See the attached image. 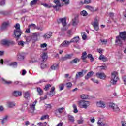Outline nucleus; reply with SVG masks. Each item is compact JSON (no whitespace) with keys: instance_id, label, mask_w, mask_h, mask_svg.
Instances as JSON below:
<instances>
[{"instance_id":"obj_39","label":"nucleus","mask_w":126,"mask_h":126,"mask_svg":"<svg viewBox=\"0 0 126 126\" xmlns=\"http://www.w3.org/2000/svg\"><path fill=\"white\" fill-rule=\"evenodd\" d=\"M81 36L83 40H86L87 39V35H86V33L85 32H83L81 33Z\"/></svg>"},{"instance_id":"obj_15","label":"nucleus","mask_w":126,"mask_h":126,"mask_svg":"<svg viewBox=\"0 0 126 126\" xmlns=\"http://www.w3.org/2000/svg\"><path fill=\"white\" fill-rule=\"evenodd\" d=\"M55 86L52 87L51 90L49 92V95L50 97H53L56 94V92H55Z\"/></svg>"},{"instance_id":"obj_60","label":"nucleus","mask_w":126,"mask_h":126,"mask_svg":"<svg viewBox=\"0 0 126 126\" xmlns=\"http://www.w3.org/2000/svg\"><path fill=\"white\" fill-rule=\"evenodd\" d=\"M47 46H48L47 43H43L40 45L41 48H47Z\"/></svg>"},{"instance_id":"obj_9","label":"nucleus","mask_w":126,"mask_h":126,"mask_svg":"<svg viewBox=\"0 0 126 126\" xmlns=\"http://www.w3.org/2000/svg\"><path fill=\"white\" fill-rule=\"evenodd\" d=\"M58 23H62L63 26H66V18H62L57 20Z\"/></svg>"},{"instance_id":"obj_45","label":"nucleus","mask_w":126,"mask_h":126,"mask_svg":"<svg viewBox=\"0 0 126 126\" xmlns=\"http://www.w3.org/2000/svg\"><path fill=\"white\" fill-rule=\"evenodd\" d=\"M35 29L37 30H40V31H43V30H45V28L42 26H36Z\"/></svg>"},{"instance_id":"obj_35","label":"nucleus","mask_w":126,"mask_h":126,"mask_svg":"<svg viewBox=\"0 0 126 126\" xmlns=\"http://www.w3.org/2000/svg\"><path fill=\"white\" fill-rule=\"evenodd\" d=\"M86 8L89 10H90V11H92V12H94V11H95L94 8L89 5L86 6Z\"/></svg>"},{"instance_id":"obj_48","label":"nucleus","mask_w":126,"mask_h":126,"mask_svg":"<svg viewBox=\"0 0 126 126\" xmlns=\"http://www.w3.org/2000/svg\"><path fill=\"white\" fill-rule=\"evenodd\" d=\"M14 27L16 30H20V25L18 23H17L15 26Z\"/></svg>"},{"instance_id":"obj_53","label":"nucleus","mask_w":126,"mask_h":126,"mask_svg":"<svg viewBox=\"0 0 126 126\" xmlns=\"http://www.w3.org/2000/svg\"><path fill=\"white\" fill-rule=\"evenodd\" d=\"M97 125L99 126H105V124L103 123L101 121V120H98L97 122Z\"/></svg>"},{"instance_id":"obj_64","label":"nucleus","mask_w":126,"mask_h":126,"mask_svg":"<svg viewBox=\"0 0 126 126\" xmlns=\"http://www.w3.org/2000/svg\"><path fill=\"white\" fill-rule=\"evenodd\" d=\"M122 126H126V121H121Z\"/></svg>"},{"instance_id":"obj_55","label":"nucleus","mask_w":126,"mask_h":126,"mask_svg":"<svg viewBox=\"0 0 126 126\" xmlns=\"http://www.w3.org/2000/svg\"><path fill=\"white\" fill-rule=\"evenodd\" d=\"M41 68H47V67H48V65L42 63L41 64Z\"/></svg>"},{"instance_id":"obj_31","label":"nucleus","mask_w":126,"mask_h":126,"mask_svg":"<svg viewBox=\"0 0 126 126\" xmlns=\"http://www.w3.org/2000/svg\"><path fill=\"white\" fill-rule=\"evenodd\" d=\"M51 69H53V70H56V69H58V68H59V64H53V65L51 66Z\"/></svg>"},{"instance_id":"obj_44","label":"nucleus","mask_w":126,"mask_h":126,"mask_svg":"<svg viewBox=\"0 0 126 126\" xmlns=\"http://www.w3.org/2000/svg\"><path fill=\"white\" fill-rule=\"evenodd\" d=\"M77 122L79 125H80L81 124H83V122H84V121L83 120V118L82 117H80V119L77 121Z\"/></svg>"},{"instance_id":"obj_14","label":"nucleus","mask_w":126,"mask_h":126,"mask_svg":"<svg viewBox=\"0 0 126 126\" xmlns=\"http://www.w3.org/2000/svg\"><path fill=\"white\" fill-rule=\"evenodd\" d=\"M96 76L100 79H105L106 75L104 73H96Z\"/></svg>"},{"instance_id":"obj_21","label":"nucleus","mask_w":126,"mask_h":126,"mask_svg":"<svg viewBox=\"0 0 126 126\" xmlns=\"http://www.w3.org/2000/svg\"><path fill=\"white\" fill-rule=\"evenodd\" d=\"M69 59H71V56L69 54H68L63 57H62L61 61H66V60H69Z\"/></svg>"},{"instance_id":"obj_61","label":"nucleus","mask_w":126,"mask_h":126,"mask_svg":"<svg viewBox=\"0 0 126 126\" xmlns=\"http://www.w3.org/2000/svg\"><path fill=\"white\" fill-rule=\"evenodd\" d=\"M122 79L124 82V84L126 85V76H122Z\"/></svg>"},{"instance_id":"obj_41","label":"nucleus","mask_w":126,"mask_h":126,"mask_svg":"<svg viewBox=\"0 0 126 126\" xmlns=\"http://www.w3.org/2000/svg\"><path fill=\"white\" fill-rule=\"evenodd\" d=\"M68 117L69 118V120L71 123H73L74 122V117L72 116V115H68Z\"/></svg>"},{"instance_id":"obj_29","label":"nucleus","mask_w":126,"mask_h":126,"mask_svg":"<svg viewBox=\"0 0 126 126\" xmlns=\"http://www.w3.org/2000/svg\"><path fill=\"white\" fill-rule=\"evenodd\" d=\"M40 1L39 0H34L31 2L30 5L31 6H33V5H36V4H38V2Z\"/></svg>"},{"instance_id":"obj_17","label":"nucleus","mask_w":126,"mask_h":126,"mask_svg":"<svg viewBox=\"0 0 126 126\" xmlns=\"http://www.w3.org/2000/svg\"><path fill=\"white\" fill-rule=\"evenodd\" d=\"M80 59L79 58H76L74 59L73 60L70 61V63L71 64H76L77 63H79L80 62Z\"/></svg>"},{"instance_id":"obj_3","label":"nucleus","mask_w":126,"mask_h":126,"mask_svg":"<svg viewBox=\"0 0 126 126\" xmlns=\"http://www.w3.org/2000/svg\"><path fill=\"white\" fill-rule=\"evenodd\" d=\"M118 80L119 77H118V72L116 71L112 72L111 73V83L115 85V84H117Z\"/></svg>"},{"instance_id":"obj_24","label":"nucleus","mask_w":126,"mask_h":126,"mask_svg":"<svg viewBox=\"0 0 126 126\" xmlns=\"http://www.w3.org/2000/svg\"><path fill=\"white\" fill-rule=\"evenodd\" d=\"M78 23V19H77V18L75 17L74 19H72V24L73 26H75L77 25Z\"/></svg>"},{"instance_id":"obj_11","label":"nucleus","mask_w":126,"mask_h":126,"mask_svg":"<svg viewBox=\"0 0 126 126\" xmlns=\"http://www.w3.org/2000/svg\"><path fill=\"white\" fill-rule=\"evenodd\" d=\"M97 107H99L100 108H106V102L105 101H103L102 100L97 102L96 103Z\"/></svg>"},{"instance_id":"obj_47","label":"nucleus","mask_w":126,"mask_h":126,"mask_svg":"<svg viewBox=\"0 0 126 126\" xmlns=\"http://www.w3.org/2000/svg\"><path fill=\"white\" fill-rule=\"evenodd\" d=\"M48 118H49V115H45L42 116L41 117L40 120H41V121H44V120H46V119H48Z\"/></svg>"},{"instance_id":"obj_52","label":"nucleus","mask_w":126,"mask_h":126,"mask_svg":"<svg viewBox=\"0 0 126 126\" xmlns=\"http://www.w3.org/2000/svg\"><path fill=\"white\" fill-rule=\"evenodd\" d=\"M18 45L19 46H22V47H24V44H25V42L23 41H21L18 42Z\"/></svg>"},{"instance_id":"obj_26","label":"nucleus","mask_w":126,"mask_h":126,"mask_svg":"<svg viewBox=\"0 0 126 126\" xmlns=\"http://www.w3.org/2000/svg\"><path fill=\"white\" fill-rule=\"evenodd\" d=\"M7 119H8V116L5 115V116H4L2 119H1V123L2 125H3L4 124H5V123H6V122L7 121Z\"/></svg>"},{"instance_id":"obj_46","label":"nucleus","mask_w":126,"mask_h":126,"mask_svg":"<svg viewBox=\"0 0 126 126\" xmlns=\"http://www.w3.org/2000/svg\"><path fill=\"white\" fill-rule=\"evenodd\" d=\"M37 125L38 126H47V122H39L37 123Z\"/></svg>"},{"instance_id":"obj_12","label":"nucleus","mask_w":126,"mask_h":126,"mask_svg":"<svg viewBox=\"0 0 126 126\" xmlns=\"http://www.w3.org/2000/svg\"><path fill=\"white\" fill-rule=\"evenodd\" d=\"M8 26H9V23L5 22L2 24L0 29L2 31H4V30H6V28H7Z\"/></svg>"},{"instance_id":"obj_38","label":"nucleus","mask_w":126,"mask_h":126,"mask_svg":"<svg viewBox=\"0 0 126 126\" xmlns=\"http://www.w3.org/2000/svg\"><path fill=\"white\" fill-rule=\"evenodd\" d=\"M7 65H9V66H13V67H15L17 66V62H13L12 63H10L7 64Z\"/></svg>"},{"instance_id":"obj_40","label":"nucleus","mask_w":126,"mask_h":126,"mask_svg":"<svg viewBox=\"0 0 126 126\" xmlns=\"http://www.w3.org/2000/svg\"><path fill=\"white\" fill-rule=\"evenodd\" d=\"M81 15H82V16H87L88 15V13L85 10H83L80 12Z\"/></svg>"},{"instance_id":"obj_51","label":"nucleus","mask_w":126,"mask_h":126,"mask_svg":"<svg viewBox=\"0 0 126 126\" xmlns=\"http://www.w3.org/2000/svg\"><path fill=\"white\" fill-rule=\"evenodd\" d=\"M41 5H43L44 7H46V8H51L52 7V6L46 3H42Z\"/></svg>"},{"instance_id":"obj_28","label":"nucleus","mask_w":126,"mask_h":126,"mask_svg":"<svg viewBox=\"0 0 126 126\" xmlns=\"http://www.w3.org/2000/svg\"><path fill=\"white\" fill-rule=\"evenodd\" d=\"M78 41H79V37L77 36V37H75L73 39H72L70 41V42L71 43H77V42H78Z\"/></svg>"},{"instance_id":"obj_58","label":"nucleus","mask_w":126,"mask_h":126,"mask_svg":"<svg viewBox=\"0 0 126 126\" xmlns=\"http://www.w3.org/2000/svg\"><path fill=\"white\" fill-rule=\"evenodd\" d=\"M5 4V0H2L0 2V5L3 6Z\"/></svg>"},{"instance_id":"obj_54","label":"nucleus","mask_w":126,"mask_h":126,"mask_svg":"<svg viewBox=\"0 0 126 126\" xmlns=\"http://www.w3.org/2000/svg\"><path fill=\"white\" fill-rule=\"evenodd\" d=\"M72 86V84L71 82H68L66 83V87L67 88H71Z\"/></svg>"},{"instance_id":"obj_34","label":"nucleus","mask_w":126,"mask_h":126,"mask_svg":"<svg viewBox=\"0 0 126 126\" xmlns=\"http://www.w3.org/2000/svg\"><path fill=\"white\" fill-rule=\"evenodd\" d=\"M24 97L25 99H28L29 97H30V94H29V92H25L24 94Z\"/></svg>"},{"instance_id":"obj_6","label":"nucleus","mask_w":126,"mask_h":126,"mask_svg":"<svg viewBox=\"0 0 126 126\" xmlns=\"http://www.w3.org/2000/svg\"><path fill=\"white\" fill-rule=\"evenodd\" d=\"M92 25L96 31L99 30V21L97 19H94V21L92 23Z\"/></svg>"},{"instance_id":"obj_27","label":"nucleus","mask_w":126,"mask_h":126,"mask_svg":"<svg viewBox=\"0 0 126 126\" xmlns=\"http://www.w3.org/2000/svg\"><path fill=\"white\" fill-rule=\"evenodd\" d=\"M87 58V53L85 51L83 52L82 53L81 59H82V60L84 61H85V60H86Z\"/></svg>"},{"instance_id":"obj_33","label":"nucleus","mask_w":126,"mask_h":126,"mask_svg":"<svg viewBox=\"0 0 126 126\" xmlns=\"http://www.w3.org/2000/svg\"><path fill=\"white\" fill-rule=\"evenodd\" d=\"M41 58H42L43 61H46L47 59H48V55H47V53H43L42 54Z\"/></svg>"},{"instance_id":"obj_62","label":"nucleus","mask_w":126,"mask_h":126,"mask_svg":"<svg viewBox=\"0 0 126 126\" xmlns=\"http://www.w3.org/2000/svg\"><path fill=\"white\" fill-rule=\"evenodd\" d=\"M67 35L68 36V37H70L71 36V31L70 30H68L67 32Z\"/></svg>"},{"instance_id":"obj_23","label":"nucleus","mask_w":126,"mask_h":126,"mask_svg":"<svg viewBox=\"0 0 126 126\" xmlns=\"http://www.w3.org/2000/svg\"><path fill=\"white\" fill-rule=\"evenodd\" d=\"M63 110H64L63 107L58 108L55 110V114L57 115V114L59 113L60 114H61L63 112Z\"/></svg>"},{"instance_id":"obj_30","label":"nucleus","mask_w":126,"mask_h":126,"mask_svg":"<svg viewBox=\"0 0 126 126\" xmlns=\"http://www.w3.org/2000/svg\"><path fill=\"white\" fill-rule=\"evenodd\" d=\"M17 60H18V61H22L24 60V56L22 54H18L17 56Z\"/></svg>"},{"instance_id":"obj_59","label":"nucleus","mask_w":126,"mask_h":126,"mask_svg":"<svg viewBox=\"0 0 126 126\" xmlns=\"http://www.w3.org/2000/svg\"><path fill=\"white\" fill-rule=\"evenodd\" d=\"M109 16H110V17H111V18H112V19H114V16H115V15H114V13L110 12Z\"/></svg>"},{"instance_id":"obj_25","label":"nucleus","mask_w":126,"mask_h":126,"mask_svg":"<svg viewBox=\"0 0 126 126\" xmlns=\"http://www.w3.org/2000/svg\"><path fill=\"white\" fill-rule=\"evenodd\" d=\"M7 105L9 108H13V107H15V103L11 101H8L7 102Z\"/></svg>"},{"instance_id":"obj_49","label":"nucleus","mask_w":126,"mask_h":126,"mask_svg":"<svg viewBox=\"0 0 126 126\" xmlns=\"http://www.w3.org/2000/svg\"><path fill=\"white\" fill-rule=\"evenodd\" d=\"M64 85H65L64 84H60L59 85V88H60V91L63 90V89L64 88Z\"/></svg>"},{"instance_id":"obj_20","label":"nucleus","mask_w":126,"mask_h":126,"mask_svg":"<svg viewBox=\"0 0 126 126\" xmlns=\"http://www.w3.org/2000/svg\"><path fill=\"white\" fill-rule=\"evenodd\" d=\"M99 60L102 61V62H107L108 61V58L104 56V55L101 54L99 57Z\"/></svg>"},{"instance_id":"obj_5","label":"nucleus","mask_w":126,"mask_h":126,"mask_svg":"<svg viewBox=\"0 0 126 126\" xmlns=\"http://www.w3.org/2000/svg\"><path fill=\"white\" fill-rule=\"evenodd\" d=\"M22 34V32H21V30H14V35L16 40H18V39L20 38V36H21Z\"/></svg>"},{"instance_id":"obj_16","label":"nucleus","mask_w":126,"mask_h":126,"mask_svg":"<svg viewBox=\"0 0 126 126\" xmlns=\"http://www.w3.org/2000/svg\"><path fill=\"white\" fill-rule=\"evenodd\" d=\"M36 104H37V100H35L32 104L30 105L31 113H34V110H35Z\"/></svg>"},{"instance_id":"obj_56","label":"nucleus","mask_w":126,"mask_h":126,"mask_svg":"<svg viewBox=\"0 0 126 126\" xmlns=\"http://www.w3.org/2000/svg\"><path fill=\"white\" fill-rule=\"evenodd\" d=\"M90 121L91 123H92L93 124L95 123V118L93 117H91L90 118Z\"/></svg>"},{"instance_id":"obj_50","label":"nucleus","mask_w":126,"mask_h":126,"mask_svg":"<svg viewBox=\"0 0 126 126\" xmlns=\"http://www.w3.org/2000/svg\"><path fill=\"white\" fill-rule=\"evenodd\" d=\"M91 2V0H84V2H81V3L83 4V3L85 4H88L89 3H90Z\"/></svg>"},{"instance_id":"obj_2","label":"nucleus","mask_w":126,"mask_h":126,"mask_svg":"<svg viewBox=\"0 0 126 126\" xmlns=\"http://www.w3.org/2000/svg\"><path fill=\"white\" fill-rule=\"evenodd\" d=\"M78 105L81 109H87L89 106H90V102L86 100H80L78 101Z\"/></svg>"},{"instance_id":"obj_1","label":"nucleus","mask_w":126,"mask_h":126,"mask_svg":"<svg viewBox=\"0 0 126 126\" xmlns=\"http://www.w3.org/2000/svg\"><path fill=\"white\" fill-rule=\"evenodd\" d=\"M119 36L116 37V43H117L118 45L122 46L123 44V41H126V31L120 32Z\"/></svg>"},{"instance_id":"obj_36","label":"nucleus","mask_w":126,"mask_h":126,"mask_svg":"<svg viewBox=\"0 0 126 126\" xmlns=\"http://www.w3.org/2000/svg\"><path fill=\"white\" fill-rule=\"evenodd\" d=\"M87 58L88 59H90L91 63L94 62V58L92 57V54H89L87 56Z\"/></svg>"},{"instance_id":"obj_42","label":"nucleus","mask_w":126,"mask_h":126,"mask_svg":"<svg viewBox=\"0 0 126 126\" xmlns=\"http://www.w3.org/2000/svg\"><path fill=\"white\" fill-rule=\"evenodd\" d=\"M81 98L83 100H86L87 99H88V95H87V94H82L81 95Z\"/></svg>"},{"instance_id":"obj_63","label":"nucleus","mask_w":126,"mask_h":126,"mask_svg":"<svg viewBox=\"0 0 126 126\" xmlns=\"http://www.w3.org/2000/svg\"><path fill=\"white\" fill-rule=\"evenodd\" d=\"M0 14L1 15H5V14H6V11L0 10Z\"/></svg>"},{"instance_id":"obj_8","label":"nucleus","mask_w":126,"mask_h":126,"mask_svg":"<svg viewBox=\"0 0 126 126\" xmlns=\"http://www.w3.org/2000/svg\"><path fill=\"white\" fill-rule=\"evenodd\" d=\"M71 43L70 41L65 40L60 45V48H65L69 46Z\"/></svg>"},{"instance_id":"obj_10","label":"nucleus","mask_w":126,"mask_h":126,"mask_svg":"<svg viewBox=\"0 0 126 126\" xmlns=\"http://www.w3.org/2000/svg\"><path fill=\"white\" fill-rule=\"evenodd\" d=\"M52 36H53V33L49 32H47V33L44 34L43 35H42V38L46 40L47 39H50V38H51Z\"/></svg>"},{"instance_id":"obj_57","label":"nucleus","mask_w":126,"mask_h":126,"mask_svg":"<svg viewBox=\"0 0 126 126\" xmlns=\"http://www.w3.org/2000/svg\"><path fill=\"white\" fill-rule=\"evenodd\" d=\"M91 80L94 82V83H97V84H99V81L97 79L92 78Z\"/></svg>"},{"instance_id":"obj_22","label":"nucleus","mask_w":126,"mask_h":126,"mask_svg":"<svg viewBox=\"0 0 126 126\" xmlns=\"http://www.w3.org/2000/svg\"><path fill=\"white\" fill-rule=\"evenodd\" d=\"M22 95V94L21 92H18L17 91H14L13 93V96H14V97H18V96H21Z\"/></svg>"},{"instance_id":"obj_4","label":"nucleus","mask_w":126,"mask_h":126,"mask_svg":"<svg viewBox=\"0 0 126 126\" xmlns=\"http://www.w3.org/2000/svg\"><path fill=\"white\" fill-rule=\"evenodd\" d=\"M2 45L3 46H6V47H9V46H13L15 45V42L14 41L8 40V39H3L1 41Z\"/></svg>"},{"instance_id":"obj_43","label":"nucleus","mask_w":126,"mask_h":126,"mask_svg":"<svg viewBox=\"0 0 126 126\" xmlns=\"http://www.w3.org/2000/svg\"><path fill=\"white\" fill-rule=\"evenodd\" d=\"M37 92L38 93L39 95L43 94V90H42L41 88H37Z\"/></svg>"},{"instance_id":"obj_37","label":"nucleus","mask_w":126,"mask_h":126,"mask_svg":"<svg viewBox=\"0 0 126 126\" xmlns=\"http://www.w3.org/2000/svg\"><path fill=\"white\" fill-rule=\"evenodd\" d=\"M52 87V85L50 84H48L46 85H45V87L44 88H43V90H45V91H48L49 89H50V88Z\"/></svg>"},{"instance_id":"obj_13","label":"nucleus","mask_w":126,"mask_h":126,"mask_svg":"<svg viewBox=\"0 0 126 126\" xmlns=\"http://www.w3.org/2000/svg\"><path fill=\"white\" fill-rule=\"evenodd\" d=\"M83 72H84L83 70H82L81 72H77L75 76L76 79H78V78H81V77H83V76H84Z\"/></svg>"},{"instance_id":"obj_7","label":"nucleus","mask_w":126,"mask_h":126,"mask_svg":"<svg viewBox=\"0 0 126 126\" xmlns=\"http://www.w3.org/2000/svg\"><path fill=\"white\" fill-rule=\"evenodd\" d=\"M109 107L111 108L112 110H113L114 112H120V108H119L118 105L115 104V103H110Z\"/></svg>"},{"instance_id":"obj_19","label":"nucleus","mask_w":126,"mask_h":126,"mask_svg":"<svg viewBox=\"0 0 126 126\" xmlns=\"http://www.w3.org/2000/svg\"><path fill=\"white\" fill-rule=\"evenodd\" d=\"M53 2L56 4L55 6H53L54 8H57L58 6L61 7L62 6V4L60 2V1L59 0H54Z\"/></svg>"},{"instance_id":"obj_32","label":"nucleus","mask_w":126,"mask_h":126,"mask_svg":"<svg viewBox=\"0 0 126 126\" xmlns=\"http://www.w3.org/2000/svg\"><path fill=\"white\" fill-rule=\"evenodd\" d=\"M73 109V112L74 114H77L78 113V110H77V106L76 104H74L72 105Z\"/></svg>"},{"instance_id":"obj_18","label":"nucleus","mask_w":126,"mask_h":126,"mask_svg":"<svg viewBox=\"0 0 126 126\" xmlns=\"http://www.w3.org/2000/svg\"><path fill=\"white\" fill-rule=\"evenodd\" d=\"M94 74V72H93V71H91L90 72H89L85 76V79H86L87 80L89 79V78H90V77H92V76H93V74Z\"/></svg>"}]
</instances>
